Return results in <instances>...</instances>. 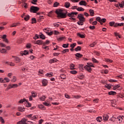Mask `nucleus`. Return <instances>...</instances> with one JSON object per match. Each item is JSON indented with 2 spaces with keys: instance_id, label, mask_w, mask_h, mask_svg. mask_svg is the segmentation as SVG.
<instances>
[{
  "instance_id": "f257e3e1",
  "label": "nucleus",
  "mask_w": 124,
  "mask_h": 124,
  "mask_svg": "<svg viewBox=\"0 0 124 124\" xmlns=\"http://www.w3.org/2000/svg\"><path fill=\"white\" fill-rule=\"evenodd\" d=\"M55 13L58 15V17L61 18H66L67 11L62 9H57L55 11Z\"/></svg>"
},
{
  "instance_id": "f03ea898",
  "label": "nucleus",
  "mask_w": 124,
  "mask_h": 124,
  "mask_svg": "<svg viewBox=\"0 0 124 124\" xmlns=\"http://www.w3.org/2000/svg\"><path fill=\"white\" fill-rule=\"evenodd\" d=\"M39 10V8L38 7H35L34 6H32L30 8V12H32L33 13H36L37 11Z\"/></svg>"
},
{
  "instance_id": "7ed1b4c3",
  "label": "nucleus",
  "mask_w": 124,
  "mask_h": 124,
  "mask_svg": "<svg viewBox=\"0 0 124 124\" xmlns=\"http://www.w3.org/2000/svg\"><path fill=\"white\" fill-rule=\"evenodd\" d=\"M28 119L23 118L20 121L17 122V124H27Z\"/></svg>"
},
{
  "instance_id": "20e7f679",
  "label": "nucleus",
  "mask_w": 124,
  "mask_h": 124,
  "mask_svg": "<svg viewBox=\"0 0 124 124\" xmlns=\"http://www.w3.org/2000/svg\"><path fill=\"white\" fill-rule=\"evenodd\" d=\"M78 18L79 19V21H85V18L84 17V16H83V14H78Z\"/></svg>"
},
{
  "instance_id": "39448f33",
  "label": "nucleus",
  "mask_w": 124,
  "mask_h": 124,
  "mask_svg": "<svg viewBox=\"0 0 124 124\" xmlns=\"http://www.w3.org/2000/svg\"><path fill=\"white\" fill-rule=\"evenodd\" d=\"M85 69L88 71V72H91L92 71V68H91V65L88 64L84 66Z\"/></svg>"
},
{
  "instance_id": "423d86ee",
  "label": "nucleus",
  "mask_w": 124,
  "mask_h": 124,
  "mask_svg": "<svg viewBox=\"0 0 124 124\" xmlns=\"http://www.w3.org/2000/svg\"><path fill=\"white\" fill-rule=\"evenodd\" d=\"M79 5H84V6H87L88 3H87L85 0H81L79 2Z\"/></svg>"
},
{
  "instance_id": "0eeeda50",
  "label": "nucleus",
  "mask_w": 124,
  "mask_h": 124,
  "mask_svg": "<svg viewBox=\"0 0 124 124\" xmlns=\"http://www.w3.org/2000/svg\"><path fill=\"white\" fill-rule=\"evenodd\" d=\"M17 110L19 111V112H25V108L24 107L20 106L18 107Z\"/></svg>"
},
{
  "instance_id": "6e6552de",
  "label": "nucleus",
  "mask_w": 124,
  "mask_h": 124,
  "mask_svg": "<svg viewBox=\"0 0 124 124\" xmlns=\"http://www.w3.org/2000/svg\"><path fill=\"white\" fill-rule=\"evenodd\" d=\"M64 6L66 8H69V7H70V3L69 2H66L64 4Z\"/></svg>"
},
{
  "instance_id": "1a4fd4ad",
  "label": "nucleus",
  "mask_w": 124,
  "mask_h": 124,
  "mask_svg": "<svg viewBox=\"0 0 124 124\" xmlns=\"http://www.w3.org/2000/svg\"><path fill=\"white\" fill-rule=\"evenodd\" d=\"M97 122L99 123H101L102 122V117L101 116H99L96 118Z\"/></svg>"
},
{
  "instance_id": "9d476101",
  "label": "nucleus",
  "mask_w": 124,
  "mask_h": 124,
  "mask_svg": "<svg viewBox=\"0 0 124 124\" xmlns=\"http://www.w3.org/2000/svg\"><path fill=\"white\" fill-rule=\"evenodd\" d=\"M35 44H37L38 45H42V44H43V41L41 40H37L36 43H35Z\"/></svg>"
},
{
  "instance_id": "9b49d317",
  "label": "nucleus",
  "mask_w": 124,
  "mask_h": 124,
  "mask_svg": "<svg viewBox=\"0 0 124 124\" xmlns=\"http://www.w3.org/2000/svg\"><path fill=\"white\" fill-rule=\"evenodd\" d=\"M109 119V116L108 115H104L103 120L104 121H108Z\"/></svg>"
},
{
  "instance_id": "f8f14e48",
  "label": "nucleus",
  "mask_w": 124,
  "mask_h": 124,
  "mask_svg": "<svg viewBox=\"0 0 124 124\" xmlns=\"http://www.w3.org/2000/svg\"><path fill=\"white\" fill-rule=\"evenodd\" d=\"M57 59L56 58H54L49 61V63H53V62H57Z\"/></svg>"
},
{
  "instance_id": "ddd939ff",
  "label": "nucleus",
  "mask_w": 124,
  "mask_h": 124,
  "mask_svg": "<svg viewBox=\"0 0 124 124\" xmlns=\"http://www.w3.org/2000/svg\"><path fill=\"white\" fill-rule=\"evenodd\" d=\"M43 86H47V84H48V81L46 79H44L42 82Z\"/></svg>"
},
{
  "instance_id": "4468645a",
  "label": "nucleus",
  "mask_w": 124,
  "mask_h": 124,
  "mask_svg": "<svg viewBox=\"0 0 124 124\" xmlns=\"http://www.w3.org/2000/svg\"><path fill=\"white\" fill-rule=\"evenodd\" d=\"M89 12H90L91 16H94V11H93V10L90 9L89 10Z\"/></svg>"
},
{
  "instance_id": "2eb2a0df",
  "label": "nucleus",
  "mask_w": 124,
  "mask_h": 124,
  "mask_svg": "<svg viewBox=\"0 0 124 124\" xmlns=\"http://www.w3.org/2000/svg\"><path fill=\"white\" fill-rule=\"evenodd\" d=\"M84 22H85V21L79 20L78 22V24L79 26H83V25H84Z\"/></svg>"
},
{
  "instance_id": "dca6fc26",
  "label": "nucleus",
  "mask_w": 124,
  "mask_h": 124,
  "mask_svg": "<svg viewBox=\"0 0 124 124\" xmlns=\"http://www.w3.org/2000/svg\"><path fill=\"white\" fill-rule=\"evenodd\" d=\"M109 95H115V94H117V93L114 91H110L108 92Z\"/></svg>"
},
{
  "instance_id": "f3484780",
  "label": "nucleus",
  "mask_w": 124,
  "mask_h": 124,
  "mask_svg": "<svg viewBox=\"0 0 124 124\" xmlns=\"http://www.w3.org/2000/svg\"><path fill=\"white\" fill-rule=\"evenodd\" d=\"M78 36H79V37H80V38H85V35L82 34L80 33H77Z\"/></svg>"
},
{
  "instance_id": "a211bd4d",
  "label": "nucleus",
  "mask_w": 124,
  "mask_h": 124,
  "mask_svg": "<svg viewBox=\"0 0 124 124\" xmlns=\"http://www.w3.org/2000/svg\"><path fill=\"white\" fill-rule=\"evenodd\" d=\"M38 108H39V109H41V110H45L44 106H43V105H39L38 106Z\"/></svg>"
},
{
  "instance_id": "6ab92c4d",
  "label": "nucleus",
  "mask_w": 124,
  "mask_h": 124,
  "mask_svg": "<svg viewBox=\"0 0 124 124\" xmlns=\"http://www.w3.org/2000/svg\"><path fill=\"white\" fill-rule=\"evenodd\" d=\"M120 87H121V86H120L119 84H117V85L113 86V89L114 91H115V90H117V89H119V88H120Z\"/></svg>"
},
{
  "instance_id": "aec40b11",
  "label": "nucleus",
  "mask_w": 124,
  "mask_h": 124,
  "mask_svg": "<svg viewBox=\"0 0 124 124\" xmlns=\"http://www.w3.org/2000/svg\"><path fill=\"white\" fill-rule=\"evenodd\" d=\"M77 10H78V11H84L85 9L82 8V7H79L78 8H77Z\"/></svg>"
},
{
  "instance_id": "412c9836",
  "label": "nucleus",
  "mask_w": 124,
  "mask_h": 124,
  "mask_svg": "<svg viewBox=\"0 0 124 124\" xmlns=\"http://www.w3.org/2000/svg\"><path fill=\"white\" fill-rule=\"evenodd\" d=\"M17 25H20V23L13 24L10 26V28H14L15 27H17Z\"/></svg>"
},
{
  "instance_id": "4be33fe9",
  "label": "nucleus",
  "mask_w": 124,
  "mask_h": 124,
  "mask_svg": "<svg viewBox=\"0 0 124 124\" xmlns=\"http://www.w3.org/2000/svg\"><path fill=\"white\" fill-rule=\"evenodd\" d=\"M74 66H75V65H74V64H71L70 65V69H71V70H73L75 69V68H74Z\"/></svg>"
},
{
  "instance_id": "5701e85b",
  "label": "nucleus",
  "mask_w": 124,
  "mask_h": 124,
  "mask_svg": "<svg viewBox=\"0 0 124 124\" xmlns=\"http://www.w3.org/2000/svg\"><path fill=\"white\" fill-rule=\"evenodd\" d=\"M60 5V3L58 2H55L53 4V7H58Z\"/></svg>"
},
{
  "instance_id": "b1692460",
  "label": "nucleus",
  "mask_w": 124,
  "mask_h": 124,
  "mask_svg": "<svg viewBox=\"0 0 124 124\" xmlns=\"http://www.w3.org/2000/svg\"><path fill=\"white\" fill-rule=\"evenodd\" d=\"M76 57H77L78 58H82L83 57V55L80 54V53H77L75 54Z\"/></svg>"
},
{
  "instance_id": "393cba45",
  "label": "nucleus",
  "mask_w": 124,
  "mask_h": 124,
  "mask_svg": "<svg viewBox=\"0 0 124 124\" xmlns=\"http://www.w3.org/2000/svg\"><path fill=\"white\" fill-rule=\"evenodd\" d=\"M66 38L65 37H62L58 38L57 40L58 41H62V40H64Z\"/></svg>"
},
{
  "instance_id": "a878e982",
  "label": "nucleus",
  "mask_w": 124,
  "mask_h": 124,
  "mask_svg": "<svg viewBox=\"0 0 124 124\" xmlns=\"http://www.w3.org/2000/svg\"><path fill=\"white\" fill-rule=\"evenodd\" d=\"M105 88H107L108 90H110V89H111V85H110V84H107V85H105Z\"/></svg>"
},
{
  "instance_id": "bb28decb",
  "label": "nucleus",
  "mask_w": 124,
  "mask_h": 124,
  "mask_svg": "<svg viewBox=\"0 0 124 124\" xmlns=\"http://www.w3.org/2000/svg\"><path fill=\"white\" fill-rule=\"evenodd\" d=\"M92 61L95 63H98V61H97V60H96L94 58H92Z\"/></svg>"
},
{
  "instance_id": "cd10ccee",
  "label": "nucleus",
  "mask_w": 124,
  "mask_h": 124,
  "mask_svg": "<svg viewBox=\"0 0 124 124\" xmlns=\"http://www.w3.org/2000/svg\"><path fill=\"white\" fill-rule=\"evenodd\" d=\"M76 52H78V51H81V46H78L75 48Z\"/></svg>"
},
{
  "instance_id": "c85d7f7f",
  "label": "nucleus",
  "mask_w": 124,
  "mask_h": 124,
  "mask_svg": "<svg viewBox=\"0 0 124 124\" xmlns=\"http://www.w3.org/2000/svg\"><path fill=\"white\" fill-rule=\"evenodd\" d=\"M30 19V16L27 15L25 17H24V20L25 21H29V20Z\"/></svg>"
},
{
  "instance_id": "c756f323",
  "label": "nucleus",
  "mask_w": 124,
  "mask_h": 124,
  "mask_svg": "<svg viewBox=\"0 0 124 124\" xmlns=\"http://www.w3.org/2000/svg\"><path fill=\"white\" fill-rule=\"evenodd\" d=\"M119 6H120V7H121V8H122V7H124V0L122 2H121V3H120V4H119Z\"/></svg>"
},
{
  "instance_id": "7c9ffc66",
  "label": "nucleus",
  "mask_w": 124,
  "mask_h": 124,
  "mask_svg": "<svg viewBox=\"0 0 124 124\" xmlns=\"http://www.w3.org/2000/svg\"><path fill=\"white\" fill-rule=\"evenodd\" d=\"M105 61L107 62H113V61H112L111 59H105Z\"/></svg>"
},
{
  "instance_id": "2f4dec72",
  "label": "nucleus",
  "mask_w": 124,
  "mask_h": 124,
  "mask_svg": "<svg viewBox=\"0 0 124 124\" xmlns=\"http://www.w3.org/2000/svg\"><path fill=\"white\" fill-rule=\"evenodd\" d=\"M31 20H32L31 24H35V23H36V19H35V18H32Z\"/></svg>"
},
{
  "instance_id": "473e14b6",
  "label": "nucleus",
  "mask_w": 124,
  "mask_h": 124,
  "mask_svg": "<svg viewBox=\"0 0 124 124\" xmlns=\"http://www.w3.org/2000/svg\"><path fill=\"white\" fill-rule=\"evenodd\" d=\"M15 61L16 62H21V60H20V58L18 57L15 58Z\"/></svg>"
},
{
  "instance_id": "72a5a7b5",
  "label": "nucleus",
  "mask_w": 124,
  "mask_h": 124,
  "mask_svg": "<svg viewBox=\"0 0 124 124\" xmlns=\"http://www.w3.org/2000/svg\"><path fill=\"white\" fill-rule=\"evenodd\" d=\"M0 52H1V53H2V54H4V53H5V54H6V49H1V50H0Z\"/></svg>"
},
{
  "instance_id": "f704fd0d",
  "label": "nucleus",
  "mask_w": 124,
  "mask_h": 124,
  "mask_svg": "<svg viewBox=\"0 0 124 124\" xmlns=\"http://www.w3.org/2000/svg\"><path fill=\"white\" fill-rule=\"evenodd\" d=\"M70 72L71 74H77V71L76 70L71 71Z\"/></svg>"
},
{
  "instance_id": "c9c22d12",
  "label": "nucleus",
  "mask_w": 124,
  "mask_h": 124,
  "mask_svg": "<svg viewBox=\"0 0 124 124\" xmlns=\"http://www.w3.org/2000/svg\"><path fill=\"white\" fill-rule=\"evenodd\" d=\"M45 36L43 34L40 35V38L42 39H45Z\"/></svg>"
},
{
  "instance_id": "e433bc0d",
  "label": "nucleus",
  "mask_w": 124,
  "mask_h": 124,
  "mask_svg": "<svg viewBox=\"0 0 124 124\" xmlns=\"http://www.w3.org/2000/svg\"><path fill=\"white\" fill-rule=\"evenodd\" d=\"M0 121L1 124H4V119H3L2 117H0Z\"/></svg>"
},
{
  "instance_id": "4c0bfd02",
  "label": "nucleus",
  "mask_w": 124,
  "mask_h": 124,
  "mask_svg": "<svg viewBox=\"0 0 124 124\" xmlns=\"http://www.w3.org/2000/svg\"><path fill=\"white\" fill-rule=\"evenodd\" d=\"M96 43L95 42H94L92 44H90V47H94V46L96 45Z\"/></svg>"
},
{
  "instance_id": "58836bf2",
  "label": "nucleus",
  "mask_w": 124,
  "mask_h": 124,
  "mask_svg": "<svg viewBox=\"0 0 124 124\" xmlns=\"http://www.w3.org/2000/svg\"><path fill=\"white\" fill-rule=\"evenodd\" d=\"M122 116H119L117 117V120H119V123H122Z\"/></svg>"
},
{
  "instance_id": "ea45409f",
  "label": "nucleus",
  "mask_w": 124,
  "mask_h": 124,
  "mask_svg": "<svg viewBox=\"0 0 124 124\" xmlns=\"http://www.w3.org/2000/svg\"><path fill=\"white\" fill-rule=\"evenodd\" d=\"M69 52V49H64L62 51V53H63V54H65V53Z\"/></svg>"
},
{
  "instance_id": "a19ab883",
  "label": "nucleus",
  "mask_w": 124,
  "mask_h": 124,
  "mask_svg": "<svg viewBox=\"0 0 124 124\" xmlns=\"http://www.w3.org/2000/svg\"><path fill=\"white\" fill-rule=\"evenodd\" d=\"M32 95H31L32 97H36V93H35L34 92L31 93Z\"/></svg>"
},
{
  "instance_id": "79ce46f5",
  "label": "nucleus",
  "mask_w": 124,
  "mask_h": 124,
  "mask_svg": "<svg viewBox=\"0 0 124 124\" xmlns=\"http://www.w3.org/2000/svg\"><path fill=\"white\" fill-rule=\"evenodd\" d=\"M67 15H68V16H69V17H73L74 16L73 15V12H72V13H69V14H67Z\"/></svg>"
},
{
  "instance_id": "37998d69",
  "label": "nucleus",
  "mask_w": 124,
  "mask_h": 124,
  "mask_svg": "<svg viewBox=\"0 0 124 124\" xmlns=\"http://www.w3.org/2000/svg\"><path fill=\"white\" fill-rule=\"evenodd\" d=\"M105 22H106V19L105 18L101 19V20L100 21V23H105Z\"/></svg>"
},
{
  "instance_id": "c03bdc74",
  "label": "nucleus",
  "mask_w": 124,
  "mask_h": 124,
  "mask_svg": "<svg viewBox=\"0 0 124 124\" xmlns=\"http://www.w3.org/2000/svg\"><path fill=\"white\" fill-rule=\"evenodd\" d=\"M25 101H27V100H26V99H21V100H20L18 102V103H23L24 102H25Z\"/></svg>"
},
{
  "instance_id": "a18cd8bd",
  "label": "nucleus",
  "mask_w": 124,
  "mask_h": 124,
  "mask_svg": "<svg viewBox=\"0 0 124 124\" xmlns=\"http://www.w3.org/2000/svg\"><path fill=\"white\" fill-rule=\"evenodd\" d=\"M114 34H115V36H118L119 37V38H121V35H120V34H119V33L115 32Z\"/></svg>"
},
{
  "instance_id": "49530a36",
  "label": "nucleus",
  "mask_w": 124,
  "mask_h": 124,
  "mask_svg": "<svg viewBox=\"0 0 124 124\" xmlns=\"http://www.w3.org/2000/svg\"><path fill=\"white\" fill-rule=\"evenodd\" d=\"M109 25L110 26V27H114V25L115 24V22L113 21V22H109Z\"/></svg>"
},
{
  "instance_id": "de8ad7c7",
  "label": "nucleus",
  "mask_w": 124,
  "mask_h": 124,
  "mask_svg": "<svg viewBox=\"0 0 124 124\" xmlns=\"http://www.w3.org/2000/svg\"><path fill=\"white\" fill-rule=\"evenodd\" d=\"M101 20V18H100V17L98 16V17H96V20L98 21V22H99V23L100 22Z\"/></svg>"
},
{
  "instance_id": "09e8293b",
  "label": "nucleus",
  "mask_w": 124,
  "mask_h": 124,
  "mask_svg": "<svg viewBox=\"0 0 124 124\" xmlns=\"http://www.w3.org/2000/svg\"><path fill=\"white\" fill-rule=\"evenodd\" d=\"M0 47H6V45H5V44H3V43H0Z\"/></svg>"
},
{
  "instance_id": "8fccbe9b",
  "label": "nucleus",
  "mask_w": 124,
  "mask_h": 124,
  "mask_svg": "<svg viewBox=\"0 0 124 124\" xmlns=\"http://www.w3.org/2000/svg\"><path fill=\"white\" fill-rule=\"evenodd\" d=\"M36 2H37V0H32L31 2L32 4H36Z\"/></svg>"
},
{
  "instance_id": "3c124183",
  "label": "nucleus",
  "mask_w": 124,
  "mask_h": 124,
  "mask_svg": "<svg viewBox=\"0 0 124 124\" xmlns=\"http://www.w3.org/2000/svg\"><path fill=\"white\" fill-rule=\"evenodd\" d=\"M46 76H47V77H52L53 75L52 74L47 73L46 75Z\"/></svg>"
},
{
  "instance_id": "603ef678",
  "label": "nucleus",
  "mask_w": 124,
  "mask_h": 124,
  "mask_svg": "<svg viewBox=\"0 0 124 124\" xmlns=\"http://www.w3.org/2000/svg\"><path fill=\"white\" fill-rule=\"evenodd\" d=\"M114 100H113L111 102L112 103V106H113V107H116V106H117V104H115V103H114Z\"/></svg>"
},
{
  "instance_id": "864d4df0",
  "label": "nucleus",
  "mask_w": 124,
  "mask_h": 124,
  "mask_svg": "<svg viewBox=\"0 0 124 124\" xmlns=\"http://www.w3.org/2000/svg\"><path fill=\"white\" fill-rule=\"evenodd\" d=\"M68 45H69L68 44H63L62 47H63V48H67V47H68Z\"/></svg>"
},
{
  "instance_id": "5fc2aeb1",
  "label": "nucleus",
  "mask_w": 124,
  "mask_h": 124,
  "mask_svg": "<svg viewBox=\"0 0 124 124\" xmlns=\"http://www.w3.org/2000/svg\"><path fill=\"white\" fill-rule=\"evenodd\" d=\"M76 46V43H73V44L70 45L71 48H74Z\"/></svg>"
},
{
  "instance_id": "6e6d98bb",
  "label": "nucleus",
  "mask_w": 124,
  "mask_h": 124,
  "mask_svg": "<svg viewBox=\"0 0 124 124\" xmlns=\"http://www.w3.org/2000/svg\"><path fill=\"white\" fill-rule=\"evenodd\" d=\"M4 80L7 82L9 83V81H10L8 78H5Z\"/></svg>"
},
{
  "instance_id": "4d7b16f0",
  "label": "nucleus",
  "mask_w": 124,
  "mask_h": 124,
  "mask_svg": "<svg viewBox=\"0 0 124 124\" xmlns=\"http://www.w3.org/2000/svg\"><path fill=\"white\" fill-rule=\"evenodd\" d=\"M89 29L90 30H95V26H90Z\"/></svg>"
},
{
  "instance_id": "13d9d810",
  "label": "nucleus",
  "mask_w": 124,
  "mask_h": 124,
  "mask_svg": "<svg viewBox=\"0 0 124 124\" xmlns=\"http://www.w3.org/2000/svg\"><path fill=\"white\" fill-rule=\"evenodd\" d=\"M28 54H29V51H28V50L24 51L23 55H28Z\"/></svg>"
},
{
  "instance_id": "bf43d9fd",
  "label": "nucleus",
  "mask_w": 124,
  "mask_h": 124,
  "mask_svg": "<svg viewBox=\"0 0 124 124\" xmlns=\"http://www.w3.org/2000/svg\"><path fill=\"white\" fill-rule=\"evenodd\" d=\"M74 98H80V97H81V95H75V96H74Z\"/></svg>"
},
{
  "instance_id": "052dcab7",
  "label": "nucleus",
  "mask_w": 124,
  "mask_h": 124,
  "mask_svg": "<svg viewBox=\"0 0 124 124\" xmlns=\"http://www.w3.org/2000/svg\"><path fill=\"white\" fill-rule=\"evenodd\" d=\"M3 41L7 44L9 43V41H8V39H7V38L4 39V40H3Z\"/></svg>"
},
{
  "instance_id": "680f3d73",
  "label": "nucleus",
  "mask_w": 124,
  "mask_h": 124,
  "mask_svg": "<svg viewBox=\"0 0 124 124\" xmlns=\"http://www.w3.org/2000/svg\"><path fill=\"white\" fill-rule=\"evenodd\" d=\"M6 34H3V36L1 37L2 39H6Z\"/></svg>"
},
{
  "instance_id": "e2e57ef3",
  "label": "nucleus",
  "mask_w": 124,
  "mask_h": 124,
  "mask_svg": "<svg viewBox=\"0 0 124 124\" xmlns=\"http://www.w3.org/2000/svg\"><path fill=\"white\" fill-rule=\"evenodd\" d=\"M60 77L62 79H65V78H66L65 75H61Z\"/></svg>"
},
{
  "instance_id": "0e129e2a",
  "label": "nucleus",
  "mask_w": 124,
  "mask_h": 124,
  "mask_svg": "<svg viewBox=\"0 0 124 124\" xmlns=\"http://www.w3.org/2000/svg\"><path fill=\"white\" fill-rule=\"evenodd\" d=\"M79 68L81 70H83V64H79Z\"/></svg>"
},
{
  "instance_id": "69168bd1",
  "label": "nucleus",
  "mask_w": 124,
  "mask_h": 124,
  "mask_svg": "<svg viewBox=\"0 0 124 124\" xmlns=\"http://www.w3.org/2000/svg\"><path fill=\"white\" fill-rule=\"evenodd\" d=\"M44 122V120L40 119L39 121V124H42Z\"/></svg>"
},
{
  "instance_id": "338daca9",
  "label": "nucleus",
  "mask_w": 124,
  "mask_h": 124,
  "mask_svg": "<svg viewBox=\"0 0 124 124\" xmlns=\"http://www.w3.org/2000/svg\"><path fill=\"white\" fill-rule=\"evenodd\" d=\"M84 77V75H81V76H78V79H82V78H83Z\"/></svg>"
},
{
  "instance_id": "774afa93",
  "label": "nucleus",
  "mask_w": 124,
  "mask_h": 124,
  "mask_svg": "<svg viewBox=\"0 0 124 124\" xmlns=\"http://www.w3.org/2000/svg\"><path fill=\"white\" fill-rule=\"evenodd\" d=\"M26 48H31V44H27L26 45Z\"/></svg>"
}]
</instances>
